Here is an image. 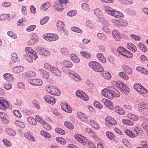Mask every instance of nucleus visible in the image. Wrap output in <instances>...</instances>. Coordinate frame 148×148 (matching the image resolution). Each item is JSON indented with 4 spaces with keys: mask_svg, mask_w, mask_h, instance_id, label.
I'll return each mask as SVG.
<instances>
[{
    "mask_svg": "<svg viewBox=\"0 0 148 148\" xmlns=\"http://www.w3.org/2000/svg\"><path fill=\"white\" fill-rule=\"evenodd\" d=\"M27 120L28 123L30 124L36 125V124L37 122L35 119L31 117H29L27 118Z\"/></svg>",
    "mask_w": 148,
    "mask_h": 148,
    "instance_id": "obj_40",
    "label": "nucleus"
},
{
    "mask_svg": "<svg viewBox=\"0 0 148 148\" xmlns=\"http://www.w3.org/2000/svg\"><path fill=\"white\" fill-rule=\"evenodd\" d=\"M94 13L98 18H101L102 16V13L101 11L98 8H96L94 10Z\"/></svg>",
    "mask_w": 148,
    "mask_h": 148,
    "instance_id": "obj_34",
    "label": "nucleus"
},
{
    "mask_svg": "<svg viewBox=\"0 0 148 148\" xmlns=\"http://www.w3.org/2000/svg\"><path fill=\"white\" fill-rule=\"evenodd\" d=\"M114 109L116 112L120 115H123L125 113L124 110L121 108L119 106H116Z\"/></svg>",
    "mask_w": 148,
    "mask_h": 148,
    "instance_id": "obj_26",
    "label": "nucleus"
},
{
    "mask_svg": "<svg viewBox=\"0 0 148 148\" xmlns=\"http://www.w3.org/2000/svg\"><path fill=\"white\" fill-rule=\"evenodd\" d=\"M136 70L139 72L144 74L148 75V71L144 68L141 66H138L136 68Z\"/></svg>",
    "mask_w": 148,
    "mask_h": 148,
    "instance_id": "obj_28",
    "label": "nucleus"
},
{
    "mask_svg": "<svg viewBox=\"0 0 148 148\" xmlns=\"http://www.w3.org/2000/svg\"><path fill=\"white\" fill-rule=\"evenodd\" d=\"M41 134L45 137L47 138H49L51 137L50 134L49 133L47 132L44 131H42L41 132Z\"/></svg>",
    "mask_w": 148,
    "mask_h": 148,
    "instance_id": "obj_57",
    "label": "nucleus"
},
{
    "mask_svg": "<svg viewBox=\"0 0 148 148\" xmlns=\"http://www.w3.org/2000/svg\"><path fill=\"white\" fill-rule=\"evenodd\" d=\"M88 65L91 69L96 72H102L103 71V67L99 63L97 62H90L89 63Z\"/></svg>",
    "mask_w": 148,
    "mask_h": 148,
    "instance_id": "obj_1",
    "label": "nucleus"
},
{
    "mask_svg": "<svg viewBox=\"0 0 148 148\" xmlns=\"http://www.w3.org/2000/svg\"><path fill=\"white\" fill-rule=\"evenodd\" d=\"M44 99L47 102L52 104H54L56 101L54 98L49 95L44 96Z\"/></svg>",
    "mask_w": 148,
    "mask_h": 148,
    "instance_id": "obj_13",
    "label": "nucleus"
},
{
    "mask_svg": "<svg viewBox=\"0 0 148 148\" xmlns=\"http://www.w3.org/2000/svg\"><path fill=\"white\" fill-rule=\"evenodd\" d=\"M122 68L123 70L126 73H130V68L126 65H123L122 66Z\"/></svg>",
    "mask_w": 148,
    "mask_h": 148,
    "instance_id": "obj_61",
    "label": "nucleus"
},
{
    "mask_svg": "<svg viewBox=\"0 0 148 148\" xmlns=\"http://www.w3.org/2000/svg\"><path fill=\"white\" fill-rule=\"evenodd\" d=\"M15 124L17 126L22 128H24L25 127L24 123L20 121H16L14 122Z\"/></svg>",
    "mask_w": 148,
    "mask_h": 148,
    "instance_id": "obj_42",
    "label": "nucleus"
},
{
    "mask_svg": "<svg viewBox=\"0 0 148 148\" xmlns=\"http://www.w3.org/2000/svg\"><path fill=\"white\" fill-rule=\"evenodd\" d=\"M105 10L106 11V13L112 16L113 15L114 13L113 12L115 11L114 9L108 6L106 7L105 8Z\"/></svg>",
    "mask_w": 148,
    "mask_h": 148,
    "instance_id": "obj_38",
    "label": "nucleus"
},
{
    "mask_svg": "<svg viewBox=\"0 0 148 148\" xmlns=\"http://www.w3.org/2000/svg\"><path fill=\"white\" fill-rule=\"evenodd\" d=\"M3 141L5 145L7 147H10L12 146V144L10 142L6 139H3Z\"/></svg>",
    "mask_w": 148,
    "mask_h": 148,
    "instance_id": "obj_60",
    "label": "nucleus"
},
{
    "mask_svg": "<svg viewBox=\"0 0 148 148\" xmlns=\"http://www.w3.org/2000/svg\"><path fill=\"white\" fill-rule=\"evenodd\" d=\"M34 81H35L34 86H40L43 83L42 81L40 79H35Z\"/></svg>",
    "mask_w": 148,
    "mask_h": 148,
    "instance_id": "obj_53",
    "label": "nucleus"
},
{
    "mask_svg": "<svg viewBox=\"0 0 148 148\" xmlns=\"http://www.w3.org/2000/svg\"><path fill=\"white\" fill-rule=\"evenodd\" d=\"M106 125L110 127L112 126L113 125H115L117 124L116 122L111 117H107L106 118Z\"/></svg>",
    "mask_w": 148,
    "mask_h": 148,
    "instance_id": "obj_11",
    "label": "nucleus"
},
{
    "mask_svg": "<svg viewBox=\"0 0 148 148\" xmlns=\"http://www.w3.org/2000/svg\"><path fill=\"white\" fill-rule=\"evenodd\" d=\"M106 136L110 140H113L114 138V136L111 132L107 131L106 133Z\"/></svg>",
    "mask_w": 148,
    "mask_h": 148,
    "instance_id": "obj_39",
    "label": "nucleus"
},
{
    "mask_svg": "<svg viewBox=\"0 0 148 148\" xmlns=\"http://www.w3.org/2000/svg\"><path fill=\"white\" fill-rule=\"evenodd\" d=\"M141 120L143 121L142 124V126L145 129L148 130V126H147V123L148 122V119L144 116L141 117Z\"/></svg>",
    "mask_w": 148,
    "mask_h": 148,
    "instance_id": "obj_18",
    "label": "nucleus"
},
{
    "mask_svg": "<svg viewBox=\"0 0 148 148\" xmlns=\"http://www.w3.org/2000/svg\"><path fill=\"white\" fill-rule=\"evenodd\" d=\"M137 107L139 112L146 114L148 112V103H140L138 104Z\"/></svg>",
    "mask_w": 148,
    "mask_h": 148,
    "instance_id": "obj_4",
    "label": "nucleus"
},
{
    "mask_svg": "<svg viewBox=\"0 0 148 148\" xmlns=\"http://www.w3.org/2000/svg\"><path fill=\"white\" fill-rule=\"evenodd\" d=\"M43 37L45 40L50 41H53L58 40L59 37L57 34H48L43 35Z\"/></svg>",
    "mask_w": 148,
    "mask_h": 148,
    "instance_id": "obj_5",
    "label": "nucleus"
},
{
    "mask_svg": "<svg viewBox=\"0 0 148 148\" xmlns=\"http://www.w3.org/2000/svg\"><path fill=\"white\" fill-rule=\"evenodd\" d=\"M5 132L7 134L11 136H14L16 135V132L14 130L11 128H6Z\"/></svg>",
    "mask_w": 148,
    "mask_h": 148,
    "instance_id": "obj_27",
    "label": "nucleus"
},
{
    "mask_svg": "<svg viewBox=\"0 0 148 148\" xmlns=\"http://www.w3.org/2000/svg\"><path fill=\"white\" fill-rule=\"evenodd\" d=\"M49 17L48 16H46L45 18L42 19L40 21V23L41 25H43L46 23L49 20Z\"/></svg>",
    "mask_w": 148,
    "mask_h": 148,
    "instance_id": "obj_48",
    "label": "nucleus"
},
{
    "mask_svg": "<svg viewBox=\"0 0 148 148\" xmlns=\"http://www.w3.org/2000/svg\"><path fill=\"white\" fill-rule=\"evenodd\" d=\"M102 101H104V104L108 108L112 110L114 108V106L113 105L112 103L109 100H105V99H103Z\"/></svg>",
    "mask_w": 148,
    "mask_h": 148,
    "instance_id": "obj_15",
    "label": "nucleus"
},
{
    "mask_svg": "<svg viewBox=\"0 0 148 148\" xmlns=\"http://www.w3.org/2000/svg\"><path fill=\"white\" fill-rule=\"evenodd\" d=\"M130 36L132 38L136 41H139L141 39V38L139 36H136L134 34H131Z\"/></svg>",
    "mask_w": 148,
    "mask_h": 148,
    "instance_id": "obj_47",
    "label": "nucleus"
},
{
    "mask_svg": "<svg viewBox=\"0 0 148 148\" xmlns=\"http://www.w3.org/2000/svg\"><path fill=\"white\" fill-rule=\"evenodd\" d=\"M64 125L68 128L71 129H73L74 128V126L72 124L69 122L66 121L64 123Z\"/></svg>",
    "mask_w": 148,
    "mask_h": 148,
    "instance_id": "obj_46",
    "label": "nucleus"
},
{
    "mask_svg": "<svg viewBox=\"0 0 148 148\" xmlns=\"http://www.w3.org/2000/svg\"><path fill=\"white\" fill-rule=\"evenodd\" d=\"M10 106V103L5 99H0V108L4 110H6Z\"/></svg>",
    "mask_w": 148,
    "mask_h": 148,
    "instance_id": "obj_7",
    "label": "nucleus"
},
{
    "mask_svg": "<svg viewBox=\"0 0 148 148\" xmlns=\"http://www.w3.org/2000/svg\"><path fill=\"white\" fill-rule=\"evenodd\" d=\"M112 34L113 37L116 41H119L121 38V35L120 32L114 29L112 31Z\"/></svg>",
    "mask_w": 148,
    "mask_h": 148,
    "instance_id": "obj_14",
    "label": "nucleus"
},
{
    "mask_svg": "<svg viewBox=\"0 0 148 148\" xmlns=\"http://www.w3.org/2000/svg\"><path fill=\"white\" fill-rule=\"evenodd\" d=\"M25 50L27 54L32 56L33 59L36 60L38 58V56L36 52L31 47H26Z\"/></svg>",
    "mask_w": 148,
    "mask_h": 148,
    "instance_id": "obj_8",
    "label": "nucleus"
},
{
    "mask_svg": "<svg viewBox=\"0 0 148 148\" xmlns=\"http://www.w3.org/2000/svg\"><path fill=\"white\" fill-rule=\"evenodd\" d=\"M50 6V4L48 3L47 2L43 4L41 7V9L44 10H46L48 9L49 7Z\"/></svg>",
    "mask_w": 148,
    "mask_h": 148,
    "instance_id": "obj_54",
    "label": "nucleus"
},
{
    "mask_svg": "<svg viewBox=\"0 0 148 148\" xmlns=\"http://www.w3.org/2000/svg\"><path fill=\"white\" fill-rule=\"evenodd\" d=\"M117 51L119 54L123 55L125 57L129 58L130 53L128 51L122 47H119L117 49Z\"/></svg>",
    "mask_w": 148,
    "mask_h": 148,
    "instance_id": "obj_10",
    "label": "nucleus"
},
{
    "mask_svg": "<svg viewBox=\"0 0 148 148\" xmlns=\"http://www.w3.org/2000/svg\"><path fill=\"white\" fill-rule=\"evenodd\" d=\"M3 76L4 79L8 82H11L13 80L12 75L10 73H6L4 74Z\"/></svg>",
    "mask_w": 148,
    "mask_h": 148,
    "instance_id": "obj_31",
    "label": "nucleus"
},
{
    "mask_svg": "<svg viewBox=\"0 0 148 148\" xmlns=\"http://www.w3.org/2000/svg\"><path fill=\"white\" fill-rule=\"evenodd\" d=\"M82 139L80 143L85 146H86L89 142L87 139L84 137H82Z\"/></svg>",
    "mask_w": 148,
    "mask_h": 148,
    "instance_id": "obj_52",
    "label": "nucleus"
},
{
    "mask_svg": "<svg viewBox=\"0 0 148 148\" xmlns=\"http://www.w3.org/2000/svg\"><path fill=\"white\" fill-rule=\"evenodd\" d=\"M97 58L102 63H105L106 62V60L104 58V56L101 53H98L97 55Z\"/></svg>",
    "mask_w": 148,
    "mask_h": 148,
    "instance_id": "obj_35",
    "label": "nucleus"
},
{
    "mask_svg": "<svg viewBox=\"0 0 148 148\" xmlns=\"http://www.w3.org/2000/svg\"><path fill=\"white\" fill-rule=\"evenodd\" d=\"M69 75L71 78L76 81H79L81 80V78L75 73H71L69 74Z\"/></svg>",
    "mask_w": 148,
    "mask_h": 148,
    "instance_id": "obj_17",
    "label": "nucleus"
},
{
    "mask_svg": "<svg viewBox=\"0 0 148 148\" xmlns=\"http://www.w3.org/2000/svg\"><path fill=\"white\" fill-rule=\"evenodd\" d=\"M75 94L77 97L80 98L83 100L87 101L89 99L88 95L82 91L77 90Z\"/></svg>",
    "mask_w": 148,
    "mask_h": 148,
    "instance_id": "obj_9",
    "label": "nucleus"
},
{
    "mask_svg": "<svg viewBox=\"0 0 148 148\" xmlns=\"http://www.w3.org/2000/svg\"><path fill=\"white\" fill-rule=\"evenodd\" d=\"M116 83V86L118 89L122 90L121 87L124 84L120 81H117Z\"/></svg>",
    "mask_w": 148,
    "mask_h": 148,
    "instance_id": "obj_51",
    "label": "nucleus"
},
{
    "mask_svg": "<svg viewBox=\"0 0 148 148\" xmlns=\"http://www.w3.org/2000/svg\"><path fill=\"white\" fill-rule=\"evenodd\" d=\"M55 131L57 133L64 135L65 134L64 131L61 128L57 127L55 129Z\"/></svg>",
    "mask_w": 148,
    "mask_h": 148,
    "instance_id": "obj_49",
    "label": "nucleus"
},
{
    "mask_svg": "<svg viewBox=\"0 0 148 148\" xmlns=\"http://www.w3.org/2000/svg\"><path fill=\"white\" fill-rule=\"evenodd\" d=\"M61 108L64 111L68 113H70L72 111L70 106L66 103H62L61 104Z\"/></svg>",
    "mask_w": 148,
    "mask_h": 148,
    "instance_id": "obj_12",
    "label": "nucleus"
},
{
    "mask_svg": "<svg viewBox=\"0 0 148 148\" xmlns=\"http://www.w3.org/2000/svg\"><path fill=\"white\" fill-rule=\"evenodd\" d=\"M119 75L121 78L124 80H127L129 79L128 76L123 72H120L119 73Z\"/></svg>",
    "mask_w": 148,
    "mask_h": 148,
    "instance_id": "obj_41",
    "label": "nucleus"
},
{
    "mask_svg": "<svg viewBox=\"0 0 148 148\" xmlns=\"http://www.w3.org/2000/svg\"><path fill=\"white\" fill-rule=\"evenodd\" d=\"M77 11L76 10L70 11L67 13V15L70 16H72L75 15L77 14Z\"/></svg>",
    "mask_w": 148,
    "mask_h": 148,
    "instance_id": "obj_55",
    "label": "nucleus"
},
{
    "mask_svg": "<svg viewBox=\"0 0 148 148\" xmlns=\"http://www.w3.org/2000/svg\"><path fill=\"white\" fill-rule=\"evenodd\" d=\"M62 64L64 65L62 67V69L64 71L65 70L64 69L66 68V67L71 68L73 66V64L71 62L67 60H65L62 62Z\"/></svg>",
    "mask_w": 148,
    "mask_h": 148,
    "instance_id": "obj_20",
    "label": "nucleus"
},
{
    "mask_svg": "<svg viewBox=\"0 0 148 148\" xmlns=\"http://www.w3.org/2000/svg\"><path fill=\"white\" fill-rule=\"evenodd\" d=\"M56 140L58 142L61 144L63 145L65 144L66 142L65 140L62 138L60 137H57L56 138Z\"/></svg>",
    "mask_w": 148,
    "mask_h": 148,
    "instance_id": "obj_50",
    "label": "nucleus"
},
{
    "mask_svg": "<svg viewBox=\"0 0 148 148\" xmlns=\"http://www.w3.org/2000/svg\"><path fill=\"white\" fill-rule=\"evenodd\" d=\"M110 90L112 92L113 95V98L114 97H119L120 96V94L119 92L113 86H111V89Z\"/></svg>",
    "mask_w": 148,
    "mask_h": 148,
    "instance_id": "obj_29",
    "label": "nucleus"
},
{
    "mask_svg": "<svg viewBox=\"0 0 148 148\" xmlns=\"http://www.w3.org/2000/svg\"><path fill=\"white\" fill-rule=\"evenodd\" d=\"M51 72L57 76H60L61 75V71L54 66L51 68Z\"/></svg>",
    "mask_w": 148,
    "mask_h": 148,
    "instance_id": "obj_19",
    "label": "nucleus"
},
{
    "mask_svg": "<svg viewBox=\"0 0 148 148\" xmlns=\"http://www.w3.org/2000/svg\"><path fill=\"white\" fill-rule=\"evenodd\" d=\"M71 30L74 32L81 34L83 31L80 29L76 27H71Z\"/></svg>",
    "mask_w": 148,
    "mask_h": 148,
    "instance_id": "obj_44",
    "label": "nucleus"
},
{
    "mask_svg": "<svg viewBox=\"0 0 148 148\" xmlns=\"http://www.w3.org/2000/svg\"><path fill=\"white\" fill-rule=\"evenodd\" d=\"M97 36L99 38L102 40H105L106 37V36L103 34L99 33L97 34Z\"/></svg>",
    "mask_w": 148,
    "mask_h": 148,
    "instance_id": "obj_62",
    "label": "nucleus"
},
{
    "mask_svg": "<svg viewBox=\"0 0 148 148\" xmlns=\"http://www.w3.org/2000/svg\"><path fill=\"white\" fill-rule=\"evenodd\" d=\"M38 40L37 38H32L28 42V44L29 45H32L34 44L36 41Z\"/></svg>",
    "mask_w": 148,
    "mask_h": 148,
    "instance_id": "obj_59",
    "label": "nucleus"
},
{
    "mask_svg": "<svg viewBox=\"0 0 148 148\" xmlns=\"http://www.w3.org/2000/svg\"><path fill=\"white\" fill-rule=\"evenodd\" d=\"M57 26L59 31H65L64 25L62 21H58L57 23Z\"/></svg>",
    "mask_w": 148,
    "mask_h": 148,
    "instance_id": "obj_16",
    "label": "nucleus"
},
{
    "mask_svg": "<svg viewBox=\"0 0 148 148\" xmlns=\"http://www.w3.org/2000/svg\"><path fill=\"white\" fill-rule=\"evenodd\" d=\"M25 137L28 140L31 141H34L35 138L33 136L29 133H26L24 134Z\"/></svg>",
    "mask_w": 148,
    "mask_h": 148,
    "instance_id": "obj_33",
    "label": "nucleus"
},
{
    "mask_svg": "<svg viewBox=\"0 0 148 148\" xmlns=\"http://www.w3.org/2000/svg\"><path fill=\"white\" fill-rule=\"evenodd\" d=\"M71 59L74 62L78 63L80 62V59L74 53L71 54L70 56Z\"/></svg>",
    "mask_w": 148,
    "mask_h": 148,
    "instance_id": "obj_23",
    "label": "nucleus"
},
{
    "mask_svg": "<svg viewBox=\"0 0 148 148\" xmlns=\"http://www.w3.org/2000/svg\"><path fill=\"white\" fill-rule=\"evenodd\" d=\"M46 90L47 92L53 95H59L60 94L59 90L54 86H47Z\"/></svg>",
    "mask_w": 148,
    "mask_h": 148,
    "instance_id": "obj_3",
    "label": "nucleus"
},
{
    "mask_svg": "<svg viewBox=\"0 0 148 148\" xmlns=\"http://www.w3.org/2000/svg\"><path fill=\"white\" fill-rule=\"evenodd\" d=\"M102 75L104 78L106 79H109L111 78V76L110 73L106 71L103 72Z\"/></svg>",
    "mask_w": 148,
    "mask_h": 148,
    "instance_id": "obj_43",
    "label": "nucleus"
},
{
    "mask_svg": "<svg viewBox=\"0 0 148 148\" xmlns=\"http://www.w3.org/2000/svg\"><path fill=\"white\" fill-rule=\"evenodd\" d=\"M93 104L95 107L99 108L100 109H101L102 108V105L97 101H95L94 102Z\"/></svg>",
    "mask_w": 148,
    "mask_h": 148,
    "instance_id": "obj_63",
    "label": "nucleus"
},
{
    "mask_svg": "<svg viewBox=\"0 0 148 148\" xmlns=\"http://www.w3.org/2000/svg\"><path fill=\"white\" fill-rule=\"evenodd\" d=\"M10 17L9 14H1L0 16V19L1 21H3L5 19L8 18Z\"/></svg>",
    "mask_w": 148,
    "mask_h": 148,
    "instance_id": "obj_56",
    "label": "nucleus"
},
{
    "mask_svg": "<svg viewBox=\"0 0 148 148\" xmlns=\"http://www.w3.org/2000/svg\"><path fill=\"white\" fill-rule=\"evenodd\" d=\"M77 116L81 119L82 121L85 122L88 121L87 117L85 116V115L82 113L81 112H78L77 113Z\"/></svg>",
    "mask_w": 148,
    "mask_h": 148,
    "instance_id": "obj_25",
    "label": "nucleus"
},
{
    "mask_svg": "<svg viewBox=\"0 0 148 148\" xmlns=\"http://www.w3.org/2000/svg\"><path fill=\"white\" fill-rule=\"evenodd\" d=\"M24 70V68L21 66H16L12 69L13 72L15 73H18L22 72Z\"/></svg>",
    "mask_w": 148,
    "mask_h": 148,
    "instance_id": "obj_24",
    "label": "nucleus"
},
{
    "mask_svg": "<svg viewBox=\"0 0 148 148\" xmlns=\"http://www.w3.org/2000/svg\"><path fill=\"white\" fill-rule=\"evenodd\" d=\"M35 118L37 121L41 123L42 124L45 123V122L42 119V118L39 115H36L35 116Z\"/></svg>",
    "mask_w": 148,
    "mask_h": 148,
    "instance_id": "obj_64",
    "label": "nucleus"
},
{
    "mask_svg": "<svg viewBox=\"0 0 148 148\" xmlns=\"http://www.w3.org/2000/svg\"><path fill=\"white\" fill-rule=\"evenodd\" d=\"M80 53L82 56L87 59L90 58L91 56L90 53L87 51H80Z\"/></svg>",
    "mask_w": 148,
    "mask_h": 148,
    "instance_id": "obj_32",
    "label": "nucleus"
},
{
    "mask_svg": "<svg viewBox=\"0 0 148 148\" xmlns=\"http://www.w3.org/2000/svg\"><path fill=\"white\" fill-rule=\"evenodd\" d=\"M138 46L140 49L143 52H146L147 51V47L143 43H139Z\"/></svg>",
    "mask_w": 148,
    "mask_h": 148,
    "instance_id": "obj_36",
    "label": "nucleus"
},
{
    "mask_svg": "<svg viewBox=\"0 0 148 148\" xmlns=\"http://www.w3.org/2000/svg\"><path fill=\"white\" fill-rule=\"evenodd\" d=\"M110 89H111V86L110 87L109 89L105 88L102 90L101 93L105 97L112 99H113V95L112 92L110 90Z\"/></svg>",
    "mask_w": 148,
    "mask_h": 148,
    "instance_id": "obj_6",
    "label": "nucleus"
},
{
    "mask_svg": "<svg viewBox=\"0 0 148 148\" xmlns=\"http://www.w3.org/2000/svg\"><path fill=\"white\" fill-rule=\"evenodd\" d=\"M13 113L16 117L19 118H21L22 117V115L20 112L18 110H14L13 111Z\"/></svg>",
    "mask_w": 148,
    "mask_h": 148,
    "instance_id": "obj_58",
    "label": "nucleus"
},
{
    "mask_svg": "<svg viewBox=\"0 0 148 148\" xmlns=\"http://www.w3.org/2000/svg\"><path fill=\"white\" fill-rule=\"evenodd\" d=\"M39 71L41 75L45 78L47 79L49 76V73L42 69H39Z\"/></svg>",
    "mask_w": 148,
    "mask_h": 148,
    "instance_id": "obj_21",
    "label": "nucleus"
},
{
    "mask_svg": "<svg viewBox=\"0 0 148 148\" xmlns=\"http://www.w3.org/2000/svg\"><path fill=\"white\" fill-rule=\"evenodd\" d=\"M134 89L142 96H146L147 90L142 86L138 83H136L134 85Z\"/></svg>",
    "mask_w": 148,
    "mask_h": 148,
    "instance_id": "obj_2",
    "label": "nucleus"
},
{
    "mask_svg": "<svg viewBox=\"0 0 148 148\" xmlns=\"http://www.w3.org/2000/svg\"><path fill=\"white\" fill-rule=\"evenodd\" d=\"M113 12L114 13L112 16L114 17L119 18H124V16L121 12L115 10Z\"/></svg>",
    "mask_w": 148,
    "mask_h": 148,
    "instance_id": "obj_22",
    "label": "nucleus"
},
{
    "mask_svg": "<svg viewBox=\"0 0 148 148\" xmlns=\"http://www.w3.org/2000/svg\"><path fill=\"white\" fill-rule=\"evenodd\" d=\"M11 59L14 62H16L19 60V59L16 53H13L11 55Z\"/></svg>",
    "mask_w": 148,
    "mask_h": 148,
    "instance_id": "obj_45",
    "label": "nucleus"
},
{
    "mask_svg": "<svg viewBox=\"0 0 148 148\" xmlns=\"http://www.w3.org/2000/svg\"><path fill=\"white\" fill-rule=\"evenodd\" d=\"M90 123L91 125L95 130H98L99 129V125L95 121L91 120L90 121Z\"/></svg>",
    "mask_w": 148,
    "mask_h": 148,
    "instance_id": "obj_37",
    "label": "nucleus"
},
{
    "mask_svg": "<svg viewBox=\"0 0 148 148\" xmlns=\"http://www.w3.org/2000/svg\"><path fill=\"white\" fill-rule=\"evenodd\" d=\"M122 90H119L123 93L128 95L129 93L130 89L125 84H124L121 87Z\"/></svg>",
    "mask_w": 148,
    "mask_h": 148,
    "instance_id": "obj_30",
    "label": "nucleus"
}]
</instances>
